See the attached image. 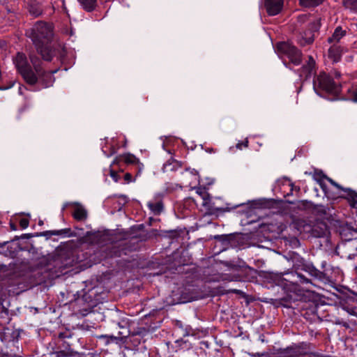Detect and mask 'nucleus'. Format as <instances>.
I'll list each match as a JSON object with an SVG mask.
<instances>
[{"label": "nucleus", "instance_id": "obj_1", "mask_svg": "<svg viewBox=\"0 0 357 357\" xmlns=\"http://www.w3.org/2000/svg\"><path fill=\"white\" fill-rule=\"evenodd\" d=\"M26 35L31 39L43 59L47 61H52L55 54V50L51 45L53 38L52 25L45 22H37L31 28L26 30Z\"/></svg>", "mask_w": 357, "mask_h": 357}, {"label": "nucleus", "instance_id": "obj_2", "mask_svg": "<svg viewBox=\"0 0 357 357\" xmlns=\"http://www.w3.org/2000/svg\"><path fill=\"white\" fill-rule=\"evenodd\" d=\"M340 77V73L337 70H334L331 75L321 73L314 80V89L336 97L341 92V84L339 81Z\"/></svg>", "mask_w": 357, "mask_h": 357}, {"label": "nucleus", "instance_id": "obj_3", "mask_svg": "<svg viewBox=\"0 0 357 357\" xmlns=\"http://www.w3.org/2000/svg\"><path fill=\"white\" fill-rule=\"evenodd\" d=\"M14 63L17 71L27 84L33 85L37 83L38 77L31 69L24 54L18 52L14 59Z\"/></svg>", "mask_w": 357, "mask_h": 357}, {"label": "nucleus", "instance_id": "obj_4", "mask_svg": "<svg viewBox=\"0 0 357 357\" xmlns=\"http://www.w3.org/2000/svg\"><path fill=\"white\" fill-rule=\"evenodd\" d=\"M14 63L17 71L27 84L33 85L37 83L38 77L31 69L24 54L18 52L14 59Z\"/></svg>", "mask_w": 357, "mask_h": 357}, {"label": "nucleus", "instance_id": "obj_5", "mask_svg": "<svg viewBox=\"0 0 357 357\" xmlns=\"http://www.w3.org/2000/svg\"><path fill=\"white\" fill-rule=\"evenodd\" d=\"M30 61L33 66L36 75L38 77L37 82L40 83L43 87L51 86L54 82L52 73L45 71L41 67V61L33 54L29 55Z\"/></svg>", "mask_w": 357, "mask_h": 357}, {"label": "nucleus", "instance_id": "obj_6", "mask_svg": "<svg viewBox=\"0 0 357 357\" xmlns=\"http://www.w3.org/2000/svg\"><path fill=\"white\" fill-rule=\"evenodd\" d=\"M277 50L281 55L286 56L289 62L294 66H298L302 61L301 52L289 42H281L277 45Z\"/></svg>", "mask_w": 357, "mask_h": 357}, {"label": "nucleus", "instance_id": "obj_7", "mask_svg": "<svg viewBox=\"0 0 357 357\" xmlns=\"http://www.w3.org/2000/svg\"><path fill=\"white\" fill-rule=\"evenodd\" d=\"M310 346L305 342L294 344L281 351L278 357H300L309 355L311 354Z\"/></svg>", "mask_w": 357, "mask_h": 357}, {"label": "nucleus", "instance_id": "obj_8", "mask_svg": "<svg viewBox=\"0 0 357 357\" xmlns=\"http://www.w3.org/2000/svg\"><path fill=\"white\" fill-rule=\"evenodd\" d=\"M315 65L316 63L313 57L309 56L307 63L297 70L301 79H307L310 78L315 72Z\"/></svg>", "mask_w": 357, "mask_h": 357}, {"label": "nucleus", "instance_id": "obj_9", "mask_svg": "<svg viewBox=\"0 0 357 357\" xmlns=\"http://www.w3.org/2000/svg\"><path fill=\"white\" fill-rule=\"evenodd\" d=\"M284 0H265L264 6L269 15H276L283 7Z\"/></svg>", "mask_w": 357, "mask_h": 357}, {"label": "nucleus", "instance_id": "obj_10", "mask_svg": "<svg viewBox=\"0 0 357 357\" xmlns=\"http://www.w3.org/2000/svg\"><path fill=\"white\" fill-rule=\"evenodd\" d=\"M343 48L340 44H332L328 50V57L335 63L340 61Z\"/></svg>", "mask_w": 357, "mask_h": 357}, {"label": "nucleus", "instance_id": "obj_11", "mask_svg": "<svg viewBox=\"0 0 357 357\" xmlns=\"http://www.w3.org/2000/svg\"><path fill=\"white\" fill-rule=\"evenodd\" d=\"M326 179L328 181V182L335 188H336L337 190H344L345 192H348V196H349V204L353 208H357V193L355 192H353L350 190L349 189H343L339 184H337L335 181H334L333 179L326 177Z\"/></svg>", "mask_w": 357, "mask_h": 357}, {"label": "nucleus", "instance_id": "obj_12", "mask_svg": "<svg viewBox=\"0 0 357 357\" xmlns=\"http://www.w3.org/2000/svg\"><path fill=\"white\" fill-rule=\"evenodd\" d=\"M72 344L70 342H67L66 344H61L59 347L62 348L59 351H54L52 355L55 356V357H73L75 356L77 352L75 351L71 348Z\"/></svg>", "mask_w": 357, "mask_h": 357}, {"label": "nucleus", "instance_id": "obj_13", "mask_svg": "<svg viewBox=\"0 0 357 357\" xmlns=\"http://www.w3.org/2000/svg\"><path fill=\"white\" fill-rule=\"evenodd\" d=\"M324 228H319L317 227H311L308 225H304L303 230H301V232H310L311 235L316 238H320L325 235L326 234V226L323 225Z\"/></svg>", "mask_w": 357, "mask_h": 357}, {"label": "nucleus", "instance_id": "obj_14", "mask_svg": "<svg viewBox=\"0 0 357 357\" xmlns=\"http://www.w3.org/2000/svg\"><path fill=\"white\" fill-rule=\"evenodd\" d=\"M147 206L154 215L160 214L163 210V203L160 197L148 202Z\"/></svg>", "mask_w": 357, "mask_h": 357}, {"label": "nucleus", "instance_id": "obj_15", "mask_svg": "<svg viewBox=\"0 0 357 357\" xmlns=\"http://www.w3.org/2000/svg\"><path fill=\"white\" fill-rule=\"evenodd\" d=\"M29 12L34 17H38L43 13L41 4L36 0H31L28 4Z\"/></svg>", "mask_w": 357, "mask_h": 357}, {"label": "nucleus", "instance_id": "obj_16", "mask_svg": "<svg viewBox=\"0 0 357 357\" xmlns=\"http://www.w3.org/2000/svg\"><path fill=\"white\" fill-rule=\"evenodd\" d=\"M73 215L78 221L85 220L87 218V211L82 206L77 204L74 209Z\"/></svg>", "mask_w": 357, "mask_h": 357}, {"label": "nucleus", "instance_id": "obj_17", "mask_svg": "<svg viewBox=\"0 0 357 357\" xmlns=\"http://www.w3.org/2000/svg\"><path fill=\"white\" fill-rule=\"evenodd\" d=\"M345 35V31L342 29L340 26L335 29L333 35L328 38V42L330 44H339L340 40Z\"/></svg>", "mask_w": 357, "mask_h": 357}, {"label": "nucleus", "instance_id": "obj_18", "mask_svg": "<svg viewBox=\"0 0 357 357\" xmlns=\"http://www.w3.org/2000/svg\"><path fill=\"white\" fill-rule=\"evenodd\" d=\"M319 184L322 190L324 191V195L328 199H335L337 197H339V195L337 193L333 192L324 181L319 180Z\"/></svg>", "mask_w": 357, "mask_h": 357}, {"label": "nucleus", "instance_id": "obj_19", "mask_svg": "<svg viewBox=\"0 0 357 357\" xmlns=\"http://www.w3.org/2000/svg\"><path fill=\"white\" fill-rule=\"evenodd\" d=\"M82 7L87 12L93 11L96 6L97 0H77Z\"/></svg>", "mask_w": 357, "mask_h": 357}, {"label": "nucleus", "instance_id": "obj_20", "mask_svg": "<svg viewBox=\"0 0 357 357\" xmlns=\"http://www.w3.org/2000/svg\"><path fill=\"white\" fill-rule=\"evenodd\" d=\"M120 160L128 165H132L133 167L139 161L134 155L131 153H126L119 157Z\"/></svg>", "mask_w": 357, "mask_h": 357}, {"label": "nucleus", "instance_id": "obj_21", "mask_svg": "<svg viewBox=\"0 0 357 357\" xmlns=\"http://www.w3.org/2000/svg\"><path fill=\"white\" fill-rule=\"evenodd\" d=\"M180 163L174 160H168L163 166L164 172L175 171L180 167Z\"/></svg>", "mask_w": 357, "mask_h": 357}, {"label": "nucleus", "instance_id": "obj_22", "mask_svg": "<svg viewBox=\"0 0 357 357\" xmlns=\"http://www.w3.org/2000/svg\"><path fill=\"white\" fill-rule=\"evenodd\" d=\"M196 193L198 194L203 199V206H206L210 202V196L205 188H196Z\"/></svg>", "mask_w": 357, "mask_h": 357}, {"label": "nucleus", "instance_id": "obj_23", "mask_svg": "<svg viewBox=\"0 0 357 357\" xmlns=\"http://www.w3.org/2000/svg\"><path fill=\"white\" fill-rule=\"evenodd\" d=\"M305 36H301V38L298 40V43L301 46H305L306 45H309L313 43L314 41V36L311 32L309 33H305Z\"/></svg>", "mask_w": 357, "mask_h": 357}, {"label": "nucleus", "instance_id": "obj_24", "mask_svg": "<svg viewBox=\"0 0 357 357\" xmlns=\"http://www.w3.org/2000/svg\"><path fill=\"white\" fill-rule=\"evenodd\" d=\"M73 335V333L70 330L68 329L65 330L64 331L60 332L59 333V338L61 339L63 342L61 344L67 345V342H69L68 340L72 338Z\"/></svg>", "mask_w": 357, "mask_h": 357}, {"label": "nucleus", "instance_id": "obj_25", "mask_svg": "<svg viewBox=\"0 0 357 357\" xmlns=\"http://www.w3.org/2000/svg\"><path fill=\"white\" fill-rule=\"evenodd\" d=\"M324 0H300V3L305 7H314L322 3Z\"/></svg>", "mask_w": 357, "mask_h": 357}, {"label": "nucleus", "instance_id": "obj_26", "mask_svg": "<svg viewBox=\"0 0 357 357\" xmlns=\"http://www.w3.org/2000/svg\"><path fill=\"white\" fill-rule=\"evenodd\" d=\"M344 6L350 10H357V0H344Z\"/></svg>", "mask_w": 357, "mask_h": 357}, {"label": "nucleus", "instance_id": "obj_27", "mask_svg": "<svg viewBox=\"0 0 357 357\" xmlns=\"http://www.w3.org/2000/svg\"><path fill=\"white\" fill-rule=\"evenodd\" d=\"M349 96L348 98L351 100L357 102V87L352 86L348 89Z\"/></svg>", "mask_w": 357, "mask_h": 357}, {"label": "nucleus", "instance_id": "obj_28", "mask_svg": "<svg viewBox=\"0 0 357 357\" xmlns=\"http://www.w3.org/2000/svg\"><path fill=\"white\" fill-rule=\"evenodd\" d=\"M67 233H68L67 229L54 230V231H47L43 232L40 236H46L47 234L50 236H53V235L56 236V235L66 234Z\"/></svg>", "mask_w": 357, "mask_h": 357}, {"label": "nucleus", "instance_id": "obj_29", "mask_svg": "<svg viewBox=\"0 0 357 357\" xmlns=\"http://www.w3.org/2000/svg\"><path fill=\"white\" fill-rule=\"evenodd\" d=\"M144 165L140 162L139 161L134 167V169L136 171V174H135V176H139L141 175L143 169H144Z\"/></svg>", "mask_w": 357, "mask_h": 357}, {"label": "nucleus", "instance_id": "obj_30", "mask_svg": "<svg viewBox=\"0 0 357 357\" xmlns=\"http://www.w3.org/2000/svg\"><path fill=\"white\" fill-rule=\"evenodd\" d=\"M248 144H249L248 139H245V141L240 142L237 143L236 145V147L238 149H242L243 147L248 148Z\"/></svg>", "mask_w": 357, "mask_h": 357}, {"label": "nucleus", "instance_id": "obj_31", "mask_svg": "<svg viewBox=\"0 0 357 357\" xmlns=\"http://www.w3.org/2000/svg\"><path fill=\"white\" fill-rule=\"evenodd\" d=\"M29 224V221L27 218H22L20 220V225L22 229H26V227H28Z\"/></svg>", "mask_w": 357, "mask_h": 357}, {"label": "nucleus", "instance_id": "obj_32", "mask_svg": "<svg viewBox=\"0 0 357 357\" xmlns=\"http://www.w3.org/2000/svg\"><path fill=\"white\" fill-rule=\"evenodd\" d=\"M119 335H120L119 340L122 341L124 338H126L128 336V333L119 332Z\"/></svg>", "mask_w": 357, "mask_h": 357}, {"label": "nucleus", "instance_id": "obj_33", "mask_svg": "<svg viewBox=\"0 0 357 357\" xmlns=\"http://www.w3.org/2000/svg\"><path fill=\"white\" fill-rule=\"evenodd\" d=\"M110 175L115 181H117V174L114 171H111Z\"/></svg>", "mask_w": 357, "mask_h": 357}, {"label": "nucleus", "instance_id": "obj_34", "mask_svg": "<svg viewBox=\"0 0 357 357\" xmlns=\"http://www.w3.org/2000/svg\"><path fill=\"white\" fill-rule=\"evenodd\" d=\"M132 178V175L130 173H127L125 175V179L128 181H130Z\"/></svg>", "mask_w": 357, "mask_h": 357}, {"label": "nucleus", "instance_id": "obj_35", "mask_svg": "<svg viewBox=\"0 0 357 357\" xmlns=\"http://www.w3.org/2000/svg\"><path fill=\"white\" fill-rule=\"evenodd\" d=\"M105 337H107L108 339H109L112 341L119 340V337H115V336H113V335L105 336Z\"/></svg>", "mask_w": 357, "mask_h": 357}, {"label": "nucleus", "instance_id": "obj_36", "mask_svg": "<svg viewBox=\"0 0 357 357\" xmlns=\"http://www.w3.org/2000/svg\"><path fill=\"white\" fill-rule=\"evenodd\" d=\"M0 357H13V355L8 353L0 354Z\"/></svg>", "mask_w": 357, "mask_h": 357}, {"label": "nucleus", "instance_id": "obj_37", "mask_svg": "<svg viewBox=\"0 0 357 357\" xmlns=\"http://www.w3.org/2000/svg\"><path fill=\"white\" fill-rule=\"evenodd\" d=\"M301 281L303 283H308L309 282V280L305 278V277H301Z\"/></svg>", "mask_w": 357, "mask_h": 357}, {"label": "nucleus", "instance_id": "obj_38", "mask_svg": "<svg viewBox=\"0 0 357 357\" xmlns=\"http://www.w3.org/2000/svg\"><path fill=\"white\" fill-rule=\"evenodd\" d=\"M10 229L13 231H15L17 229L15 225L12 222L10 223Z\"/></svg>", "mask_w": 357, "mask_h": 357}, {"label": "nucleus", "instance_id": "obj_39", "mask_svg": "<svg viewBox=\"0 0 357 357\" xmlns=\"http://www.w3.org/2000/svg\"><path fill=\"white\" fill-rule=\"evenodd\" d=\"M43 224V222L42 220H40V221H39V225H42Z\"/></svg>", "mask_w": 357, "mask_h": 357}, {"label": "nucleus", "instance_id": "obj_40", "mask_svg": "<svg viewBox=\"0 0 357 357\" xmlns=\"http://www.w3.org/2000/svg\"><path fill=\"white\" fill-rule=\"evenodd\" d=\"M312 26H313V28H314V29H317V27H316V24H312Z\"/></svg>", "mask_w": 357, "mask_h": 357}, {"label": "nucleus", "instance_id": "obj_41", "mask_svg": "<svg viewBox=\"0 0 357 357\" xmlns=\"http://www.w3.org/2000/svg\"><path fill=\"white\" fill-rule=\"evenodd\" d=\"M301 18H306V16L300 17Z\"/></svg>", "mask_w": 357, "mask_h": 357}, {"label": "nucleus", "instance_id": "obj_42", "mask_svg": "<svg viewBox=\"0 0 357 357\" xmlns=\"http://www.w3.org/2000/svg\"><path fill=\"white\" fill-rule=\"evenodd\" d=\"M1 247V245H0V248Z\"/></svg>", "mask_w": 357, "mask_h": 357}]
</instances>
